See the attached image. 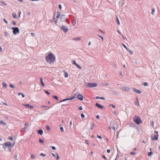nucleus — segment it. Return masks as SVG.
Wrapping results in <instances>:
<instances>
[{
	"mask_svg": "<svg viewBox=\"0 0 160 160\" xmlns=\"http://www.w3.org/2000/svg\"><path fill=\"white\" fill-rule=\"evenodd\" d=\"M45 59L47 62L52 64L55 61V57L52 52H50L45 57Z\"/></svg>",
	"mask_w": 160,
	"mask_h": 160,
	"instance_id": "1",
	"label": "nucleus"
},
{
	"mask_svg": "<svg viewBox=\"0 0 160 160\" xmlns=\"http://www.w3.org/2000/svg\"><path fill=\"white\" fill-rule=\"evenodd\" d=\"M134 121L137 124L139 125L142 122L139 116H135L133 118Z\"/></svg>",
	"mask_w": 160,
	"mask_h": 160,
	"instance_id": "2",
	"label": "nucleus"
},
{
	"mask_svg": "<svg viewBox=\"0 0 160 160\" xmlns=\"http://www.w3.org/2000/svg\"><path fill=\"white\" fill-rule=\"evenodd\" d=\"M86 86L89 88H92L96 87L98 84L96 83L87 82L85 84Z\"/></svg>",
	"mask_w": 160,
	"mask_h": 160,
	"instance_id": "3",
	"label": "nucleus"
},
{
	"mask_svg": "<svg viewBox=\"0 0 160 160\" xmlns=\"http://www.w3.org/2000/svg\"><path fill=\"white\" fill-rule=\"evenodd\" d=\"M4 144L5 145V146L6 147H8V148L10 149L14 145V142L13 143H11L10 142H8L5 143H4Z\"/></svg>",
	"mask_w": 160,
	"mask_h": 160,
	"instance_id": "4",
	"label": "nucleus"
},
{
	"mask_svg": "<svg viewBox=\"0 0 160 160\" xmlns=\"http://www.w3.org/2000/svg\"><path fill=\"white\" fill-rule=\"evenodd\" d=\"M11 29L13 30L12 32L13 34L14 35L16 34L19 32V28L17 27H12Z\"/></svg>",
	"mask_w": 160,
	"mask_h": 160,
	"instance_id": "5",
	"label": "nucleus"
},
{
	"mask_svg": "<svg viewBox=\"0 0 160 160\" xmlns=\"http://www.w3.org/2000/svg\"><path fill=\"white\" fill-rule=\"evenodd\" d=\"M60 19L62 22H68V19L66 18V16L64 14H62L61 16Z\"/></svg>",
	"mask_w": 160,
	"mask_h": 160,
	"instance_id": "6",
	"label": "nucleus"
},
{
	"mask_svg": "<svg viewBox=\"0 0 160 160\" xmlns=\"http://www.w3.org/2000/svg\"><path fill=\"white\" fill-rule=\"evenodd\" d=\"M61 28L62 30H63L65 32H68V29L65 26L62 25L61 27Z\"/></svg>",
	"mask_w": 160,
	"mask_h": 160,
	"instance_id": "7",
	"label": "nucleus"
},
{
	"mask_svg": "<svg viewBox=\"0 0 160 160\" xmlns=\"http://www.w3.org/2000/svg\"><path fill=\"white\" fill-rule=\"evenodd\" d=\"M77 98H78V99L81 101H82L83 100V96L81 94H78L77 96Z\"/></svg>",
	"mask_w": 160,
	"mask_h": 160,
	"instance_id": "8",
	"label": "nucleus"
},
{
	"mask_svg": "<svg viewBox=\"0 0 160 160\" xmlns=\"http://www.w3.org/2000/svg\"><path fill=\"white\" fill-rule=\"evenodd\" d=\"M95 106L98 108L101 109H102L104 108L103 106L101 105V104H100L98 102L96 103Z\"/></svg>",
	"mask_w": 160,
	"mask_h": 160,
	"instance_id": "9",
	"label": "nucleus"
},
{
	"mask_svg": "<svg viewBox=\"0 0 160 160\" xmlns=\"http://www.w3.org/2000/svg\"><path fill=\"white\" fill-rule=\"evenodd\" d=\"M158 134L157 136H155L154 135H153L152 136V140H157L158 138Z\"/></svg>",
	"mask_w": 160,
	"mask_h": 160,
	"instance_id": "10",
	"label": "nucleus"
},
{
	"mask_svg": "<svg viewBox=\"0 0 160 160\" xmlns=\"http://www.w3.org/2000/svg\"><path fill=\"white\" fill-rule=\"evenodd\" d=\"M110 127H116V123L114 121H111L110 123Z\"/></svg>",
	"mask_w": 160,
	"mask_h": 160,
	"instance_id": "11",
	"label": "nucleus"
},
{
	"mask_svg": "<svg viewBox=\"0 0 160 160\" xmlns=\"http://www.w3.org/2000/svg\"><path fill=\"white\" fill-rule=\"evenodd\" d=\"M133 91L138 94H140L141 93V91L140 90L136 89L135 88L133 89Z\"/></svg>",
	"mask_w": 160,
	"mask_h": 160,
	"instance_id": "12",
	"label": "nucleus"
},
{
	"mask_svg": "<svg viewBox=\"0 0 160 160\" xmlns=\"http://www.w3.org/2000/svg\"><path fill=\"white\" fill-rule=\"evenodd\" d=\"M122 90L123 91H129L130 89L129 88L126 87H123L122 88Z\"/></svg>",
	"mask_w": 160,
	"mask_h": 160,
	"instance_id": "13",
	"label": "nucleus"
},
{
	"mask_svg": "<svg viewBox=\"0 0 160 160\" xmlns=\"http://www.w3.org/2000/svg\"><path fill=\"white\" fill-rule=\"evenodd\" d=\"M37 132L38 134L42 135L43 134V131L42 129H39L37 131Z\"/></svg>",
	"mask_w": 160,
	"mask_h": 160,
	"instance_id": "14",
	"label": "nucleus"
},
{
	"mask_svg": "<svg viewBox=\"0 0 160 160\" xmlns=\"http://www.w3.org/2000/svg\"><path fill=\"white\" fill-rule=\"evenodd\" d=\"M136 99L137 102L135 103V104L138 106H139V104L138 98H137Z\"/></svg>",
	"mask_w": 160,
	"mask_h": 160,
	"instance_id": "15",
	"label": "nucleus"
},
{
	"mask_svg": "<svg viewBox=\"0 0 160 160\" xmlns=\"http://www.w3.org/2000/svg\"><path fill=\"white\" fill-rule=\"evenodd\" d=\"M40 82L41 83L42 85L44 87V84L43 81V79L42 78H40Z\"/></svg>",
	"mask_w": 160,
	"mask_h": 160,
	"instance_id": "16",
	"label": "nucleus"
},
{
	"mask_svg": "<svg viewBox=\"0 0 160 160\" xmlns=\"http://www.w3.org/2000/svg\"><path fill=\"white\" fill-rule=\"evenodd\" d=\"M96 99H100L103 100H105V98L103 97H99L98 96H97L96 98Z\"/></svg>",
	"mask_w": 160,
	"mask_h": 160,
	"instance_id": "17",
	"label": "nucleus"
},
{
	"mask_svg": "<svg viewBox=\"0 0 160 160\" xmlns=\"http://www.w3.org/2000/svg\"><path fill=\"white\" fill-rule=\"evenodd\" d=\"M57 16H56V18H57L56 19L57 20L59 18V17H60V16L61 15V14L60 12H57Z\"/></svg>",
	"mask_w": 160,
	"mask_h": 160,
	"instance_id": "18",
	"label": "nucleus"
},
{
	"mask_svg": "<svg viewBox=\"0 0 160 160\" xmlns=\"http://www.w3.org/2000/svg\"><path fill=\"white\" fill-rule=\"evenodd\" d=\"M71 100V99H70V98H66L65 99H63L61 101H60L59 102V103H60L61 102H63V101H67V100Z\"/></svg>",
	"mask_w": 160,
	"mask_h": 160,
	"instance_id": "19",
	"label": "nucleus"
},
{
	"mask_svg": "<svg viewBox=\"0 0 160 160\" xmlns=\"http://www.w3.org/2000/svg\"><path fill=\"white\" fill-rule=\"evenodd\" d=\"M4 35L5 37H8V36L9 35V34L8 33V32L5 31L4 32Z\"/></svg>",
	"mask_w": 160,
	"mask_h": 160,
	"instance_id": "20",
	"label": "nucleus"
},
{
	"mask_svg": "<svg viewBox=\"0 0 160 160\" xmlns=\"http://www.w3.org/2000/svg\"><path fill=\"white\" fill-rule=\"evenodd\" d=\"M64 72V76L65 78H67L68 76V73L64 71H63Z\"/></svg>",
	"mask_w": 160,
	"mask_h": 160,
	"instance_id": "21",
	"label": "nucleus"
},
{
	"mask_svg": "<svg viewBox=\"0 0 160 160\" xmlns=\"http://www.w3.org/2000/svg\"><path fill=\"white\" fill-rule=\"evenodd\" d=\"M127 50L131 55L132 54L133 52L130 49L128 48V49H127Z\"/></svg>",
	"mask_w": 160,
	"mask_h": 160,
	"instance_id": "22",
	"label": "nucleus"
},
{
	"mask_svg": "<svg viewBox=\"0 0 160 160\" xmlns=\"http://www.w3.org/2000/svg\"><path fill=\"white\" fill-rule=\"evenodd\" d=\"M116 21H117V24L118 25H120V22H119V19H118V17H117L116 18Z\"/></svg>",
	"mask_w": 160,
	"mask_h": 160,
	"instance_id": "23",
	"label": "nucleus"
},
{
	"mask_svg": "<svg viewBox=\"0 0 160 160\" xmlns=\"http://www.w3.org/2000/svg\"><path fill=\"white\" fill-rule=\"evenodd\" d=\"M72 40H74L75 41H78L80 40V38H73L72 39Z\"/></svg>",
	"mask_w": 160,
	"mask_h": 160,
	"instance_id": "24",
	"label": "nucleus"
},
{
	"mask_svg": "<svg viewBox=\"0 0 160 160\" xmlns=\"http://www.w3.org/2000/svg\"><path fill=\"white\" fill-rule=\"evenodd\" d=\"M6 124V123L4 122L3 121H0V124H2L3 125H5Z\"/></svg>",
	"mask_w": 160,
	"mask_h": 160,
	"instance_id": "25",
	"label": "nucleus"
},
{
	"mask_svg": "<svg viewBox=\"0 0 160 160\" xmlns=\"http://www.w3.org/2000/svg\"><path fill=\"white\" fill-rule=\"evenodd\" d=\"M2 85L3 87L5 88H6L7 86V84L4 82H2Z\"/></svg>",
	"mask_w": 160,
	"mask_h": 160,
	"instance_id": "26",
	"label": "nucleus"
},
{
	"mask_svg": "<svg viewBox=\"0 0 160 160\" xmlns=\"http://www.w3.org/2000/svg\"><path fill=\"white\" fill-rule=\"evenodd\" d=\"M39 142L42 143H44V141L42 139H41L40 138L39 139Z\"/></svg>",
	"mask_w": 160,
	"mask_h": 160,
	"instance_id": "27",
	"label": "nucleus"
},
{
	"mask_svg": "<svg viewBox=\"0 0 160 160\" xmlns=\"http://www.w3.org/2000/svg\"><path fill=\"white\" fill-rule=\"evenodd\" d=\"M111 93L112 94L115 95H116L118 94V93L117 92H115L113 91H112Z\"/></svg>",
	"mask_w": 160,
	"mask_h": 160,
	"instance_id": "28",
	"label": "nucleus"
},
{
	"mask_svg": "<svg viewBox=\"0 0 160 160\" xmlns=\"http://www.w3.org/2000/svg\"><path fill=\"white\" fill-rule=\"evenodd\" d=\"M17 156L18 155L17 154L15 153L14 155V158L16 160H18V159L17 158Z\"/></svg>",
	"mask_w": 160,
	"mask_h": 160,
	"instance_id": "29",
	"label": "nucleus"
},
{
	"mask_svg": "<svg viewBox=\"0 0 160 160\" xmlns=\"http://www.w3.org/2000/svg\"><path fill=\"white\" fill-rule=\"evenodd\" d=\"M31 158L33 159H35V156L33 154H32L31 155Z\"/></svg>",
	"mask_w": 160,
	"mask_h": 160,
	"instance_id": "30",
	"label": "nucleus"
},
{
	"mask_svg": "<svg viewBox=\"0 0 160 160\" xmlns=\"http://www.w3.org/2000/svg\"><path fill=\"white\" fill-rule=\"evenodd\" d=\"M152 154V152H148V156H150Z\"/></svg>",
	"mask_w": 160,
	"mask_h": 160,
	"instance_id": "31",
	"label": "nucleus"
},
{
	"mask_svg": "<svg viewBox=\"0 0 160 160\" xmlns=\"http://www.w3.org/2000/svg\"><path fill=\"white\" fill-rule=\"evenodd\" d=\"M130 154L132 155H136V153L135 152H130Z\"/></svg>",
	"mask_w": 160,
	"mask_h": 160,
	"instance_id": "32",
	"label": "nucleus"
},
{
	"mask_svg": "<svg viewBox=\"0 0 160 160\" xmlns=\"http://www.w3.org/2000/svg\"><path fill=\"white\" fill-rule=\"evenodd\" d=\"M143 85L145 86H148V82H145L143 83Z\"/></svg>",
	"mask_w": 160,
	"mask_h": 160,
	"instance_id": "33",
	"label": "nucleus"
},
{
	"mask_svg": "<svg viewBox=\"0 0 160 160\" xmlns=\"http://www.w3.org/2000/svg\"><path fill=\"white\" fill-rule=\"evenodd\" d=\"M46 129L48 131H50V128L49 127V126L48 125H47L46 127Z\"/></svg>",
	"mask_w": 160,
	"mask_h": 160,
	"instance_id": "34",
	"label": "nucleus"
},
{
	"mask_svg": "<svg viewBox=\"0 0 160 160\" xmlns=\"http://www.w3.org/2000/svg\"><path fill=\"white\" fill-rule=\"evenodd\" d=\"M152 12H151V13L153 15V13L155 12V9L154 8H152Z\"/></svg>",
	"mask_w": 160,
	"mask_h": 160,
	"instance_id": "35",
	"label": "nucleus"
},
{
	"mask_svg": "<svg viewBox=\"0 0 160 160\" xmlns=\"http://www.w3.org/2000/svg\"><path fill=\"white\" fill-rule=\"evenodd\" d=\"M16 14L15 13H13L12 14V17H13V18H16Z\"/></svg>",
	"mask_w": 160,
	"mask_h": 160,
	"instance_id": "36",
	"label": "nucleus"
},
{
	"mask_svg": "<svg viewBox=\"0 0 160 160\" xmlns=\"http://www.w3.org/2000/svg\"><path fill=\"white\" fill-rule=\"evenodd\" d=\"M8 139L9 140H11V141H13V138L12 137H9Z\"/></svg>",
	"mask_w": 160,
	"mask_h": 160,
	"instance_id": "37",
	"label": "nucleus"
},
{
	"mask_svg": "<svg viewBox=\"0 0 160 160\" xmlns=\"http://www.w3.org/2000/svg\"><path fill=\"white\" fill-rule=\"evenodd\" d=\"M52 97L53 98H54V99H56V100H58V98L57 97V96L53 95L52 96Z\"/></svg>",
	"mask_w": 160,
	"mask_h": 160,
	"instance_id": "38",
	"label": "nucleus"
},
{
	"mask_svg": "<svg viewBox=\"0 0 160 160\" xmlns=\"http://www.w3.org/2000/svg\"><path fill=\"white\" fill-rule=\"evenodd\" d=\"M76 66L78 68L81 69L82 67L79 66L78 64H77Z\"/></svg>",
	"mask_w": 160,
	"mask_h": 160,
	"instance_id": "39",
	"label": "nucleus"
},
{
	"mask_svg": "<svg viewBox=\"0 0 160 160\" xmlns=\"http://www.w3.org/2000/svg\"><path fill=\"white\" fill-rule=\"evenodd\" d=\"M72 63L73 64H74L75 66L78 64L76 63V61L74 60L72 61Z\"/></svg>",
	"mask_w": 160,
	"mask_h": 160,
	"instance_id": "40",
	"label": "nucleus"
},
{
	"mask_svg": "<svg viewBox=\"0 0 160 160\" xmlns=\"http://www.w3.org/2000/svg\"><path fill=\"white\" fill-rule=\"evenodd\" d=\"M24 106L27 107H29L30 105L28 104H24Z\"/></svg>",
	"mask_w": 160,
	"mask_h": 160,
	"instance_id": "41",
	"label": "nucleus"
},
{
	"mask_svg": "<svg viewBox=\"0 0 160 160\" xmlns=\"http://www.w3.org/2000/svg\"><path fill=\"white\" fill-rule=\"evenodd\" d=\"M44 92L47 94H48V95H49L50 94V93L49 92H48V91L47 90H44Z\"/></svg>",
	"mask_w": 160,
	"mask_h": 160,
	"instance_id": "42",
	"label": "nucleus"
},
{
	"mask_svg": "<svg viewBox=\"0 0 160 160\" xmlns=\"http://www.w3.org/2000/svg\"><path fill=\"white\" fill-rule=\"evenodd\" d=\"M75 98V95L74 94V95L71 98H70V99L71 100H72L73 99Z\"/></svg>",
	"mask_w": 160,
	"mask_h": 160,
	"instance_id": "43",
	"label": "nucleus"
},
{
	"mask_svg": "<svg viewBox=\"0 0 160 160\" xmlns=\"http://www.w3.org/2000/svg\"><path fill=\"white\" fill-rule=\"evenodd\" d=\"M40 156L44 157L46 156V154H43L42 153H40Z\"/></svg>",
	"mask_w": 160,
	"mask_h": 160,
	"instance_id": "44",
	"label": "nucleus"
},
{
	"mask_svg": "<svg viewBox=\"0 0 160 160\" xmlns=\"http://www.w3.org/2000/svg\"><path fill=\"white\" fill-rule=\"evenodd\" d=\"M9 86L10 87H11L12 88H14V85L12 84H10V85Z\"/></svg>",
	"mask_w": 160,
	"mask_h": 160,
	"instance_id": "45",
	"label": "nucleus"
},
{
	"mask_svg": "<svg viewBox=\"0 0 160 160\" xmlns=\"http://www.w3.org/2000/svg\"><path fill=\"white\" fill-rule=\"evenodd\" d=\"M81 116L82 118H83L85 117V115H84L83 113H81Z\"/></svg>",
	"mask_w": 160,
	"mask_h": 160,
	"instance_id": "46",
	"label": "nucleus"
},
{
	"mask_svg": "<svg viewBox=\"0 0 160 160\" xmlns=\"http://www.w3.org/2000/svg\"><path fill=\"white\" fill-rule=\"evenodd\" d=\"M0 145H2V147H3V148L4 149H5V148H6V147L5 146V144H0Z\"/></svg>",
	"mask_w": 160,
	"mask_h": 160,
	"instance_id": "47",
	"label": "nucleus"
},
{
	"mask_svg": "<svg viewBox=\"0 0 160 160\" xmlns=\"http://www.w3.org/2000/svg\"><path fill=\"white\" fill-rule=\"evenodd\" d=\"M94 127V125L93 124H92L91 126V127H90V129H91V130H92L93 129V128Z\"/></svg>",
	"mask_w": 160,
	"mask_h": 160,
	"instance_id": "48",
	"label": "nucleus"
},
{
	"mask_svg": "<svg viewBox=\"0 0 160 160\" xmlns=\"http://www.w3.org/2000/svg\"><path fill=\"white\" fill-rule=\"evenodd\" d=\"M3 21L6 24H7L8 23V21L6 20L5 18L3 19Z\"/></svg>",
	"mask_w": 160,
	"mask_h": 160,
	"instance_id": "49",
	"label": "nucleus"
},
{
	"mask_svg": "<svg viewBox=\"0 0 160 160\" xmlns=\"http://www.w3.org/2000/svg\"><path fill=\"white\" fill-rule=\"evenodd\" d=\"M60 129L62 132H64L63 128L62 127H60Z\"/></svg>",
	"mask_w": 160,
	"mask_h": 160,
	"instance_id": "50",
	"label": "nucleus"
},
{
	"mask_svg": "<svg viewBox=\"0 0 160 160\" xmlns=\"http://www.w3.org/2000/svg\"><path fill=\"white\" fill-rule=\"evenodd\" d=\"M98 37L100 38H101L103 40V37L101 35H98Z\"/></svg>",
	"mask_w": 160,
	"mask_h": 160,
	"instance_id": "51",
	"label": "nucleus"
},
{
	"mask_svg": "<svg viewBox=\"0 0 160 160\" xmlns=\"http://www.w3.org/2000/svg\"><path fill=\"white\" fill-rule=\"evenodd\" d=\"M42 108H44V107H47V108H48V109H49V108H50V107H48V106H42L41 107Z\"/></svg>",
	"mask_w": 160,
	"mask_h": 160,
	"instance_id": "52",
	"label": "nucleus"
},
{
	"mask_svg": "<svg viewBox=\"0 0 160 160\" xmlns=\"http://www.w3.org/2000/svg\"><path fill=\"white\" fill-rule=\"evenodd\" d=\"M59 156H58V153H57V158H56V159L57 160H58V159H59Z\"/></svg>",
	"mask_w": 160,
	"mask_h": 160,
	"instance_id": "53",
	"label": "nucleus"
},
{
	"mask_svg": "<svg viewBox=\"0 0 160 160\" xmlns=\"http://www.w3.org/2000/svg\"><path fill=\"white\" fill-rule=\"evenodd\" d=\"M51 148H52V149L53 150H56V148L54 146H52Z\"/></svg>",
	"mask_w": 160,
	"mask_h": 160,
	"instance_id": "54",
	"label": "nucleus"
},
{
	"mask_svg": "<svg viewBox=\"0 0 160 160\" xmlns=\"http://www.w3.org/2000/svg\"><path fill=\"white\" fill-rule=\"evenodd\" d=\"M55 19V18L54 17H53V18L51 20V22H53L54 20Z\"/></svg>",
	"mask_w": 160,
	"mask_h": 160,
	"instance_id": "55",
	"label": "nucleus"
},
{
	"mask_svg": "<svg viewBox=\"0 0 160 160\" xmlns=\"http://www.w3.org/2000/svg\"><path fill=\"white\" fill-rule=\"evenodd\" d=\"M76 20H75L73 22L72 24H73V26H74V25H75L76 24Z\"/></svg>",
	"mask_w": 160,
	"mask_h": 160,
	"instance_id": "56",
	"label": "nucleus"
},
{
	"mask_svg": "<svg viewBox=\"0 0 160 160\" xmlns=\"http://www.w3.org/2000/svg\"><path fill=\"white\" fill-rule=\"evenodd\" d=\"M122 46H123V47L125 48L126 49H128V48H127V47L124 44H122Z\"/></svg>",
	"mask_w": 160,
	"mask_h": 160,
	"instance_id": "57",
	"label": "nucleus"
},
{
	"mask_svg": "<svg viewBox=\"0 0 160 160\" xmlns=\"http://www.w3.org/2000/svg\"><path fill=\"white\" fill-rule=\"evenodd\" d=\"M1 102L4 105H6V106H8V104L5 102Z\"/></svg>",
	"mask_w": 160,
	"mask_h": 160,
	"instance_id": "58",
	"label": "nucleus"
},
{
	"mask_svg": "<svg viewBox=\"0 0 160 160\" xmlns=\"http://www.w3.org/2000/svg\"><path fill=\"white\" fill-rule=\"evenodd\" d=\"M102 158H103L104 159H105V160H107V158H106V157H105V155H103V156H102Z\"/></svg>",
	"mask_w": 160,
	"mask_h": 160,
	"instance_id": "59",
	"label": "nucleus"
},
{
	"mask_svg": "<svg viewBox=\"0 0 160 160\" xmlns=\"http://www.w3.org/2000/svg\"><path fill=\"white\" fill-rule=\"evenodd\" d=\"M110 106H112L113 108H115V105H114L113 104H110Z\"/></svg>",
	"mask_w": 160,
	"mask_h": 160,
	"instance_id": "60",
	"label": "nucleus"
},
{
	"mask_svg": "<svg viewBox=\"0 0 160 160\" xmlns=\"http://www.w3.org/2000/svg\"><path fill=\"white\" fill-rule=\"evenodd\" d=\"M97 137L98 138H99L100 139H102V137H101V136H99V135H97Z\"/></svg>",
	"mask_w": 160,
	"mask_h": 160,
	"instance_id": "61",
	"label": "nucleus"
},
{
	"mask_svg": "<svg viewBox=\"0 0 160 160\" xmlns=\"http://www.w3.org/2000/svg\"><path fill=\"white\" fill-rule=\"evenodd\" d=\"M12 23L14 25H15L16 24V22L15 21H12Z\"/></svg>",
	"mask_w": 160,
	"mask_h": 160,
	"instance_id": "62",
	"label": "nucleus"
},
{
	"mask_svg": "<svg viewBox=\"0 0 160 160\" xmlns=\"http://www.w3.org/2000/svg\"><path fill=\"white\" fill-rule=\"evenodd\" d=\"M78 109L79 110H82V107H81V106H80V107H79V108H78Z\"/></svg>",
	"mask_w": 160,
	"mask_h": 160,
	"instance_id": "63",
	"label": "nucleus"
},
{
	"mask_svg": "<svg viewBox=\"0 0 160 160\" xmlns=\"http://www.w3.org/2000/svg\"><path fill=\"white\" fill-rule=\"evenodd\" d=\"M58 8L60 9H61L62 8V5L61 4L58 5Z\"/></svg>",
	"mask_w": 160,
	"mask_h": 160,
	"instance_id": "64",
	"label": "nucleus"
}]
</instances>
